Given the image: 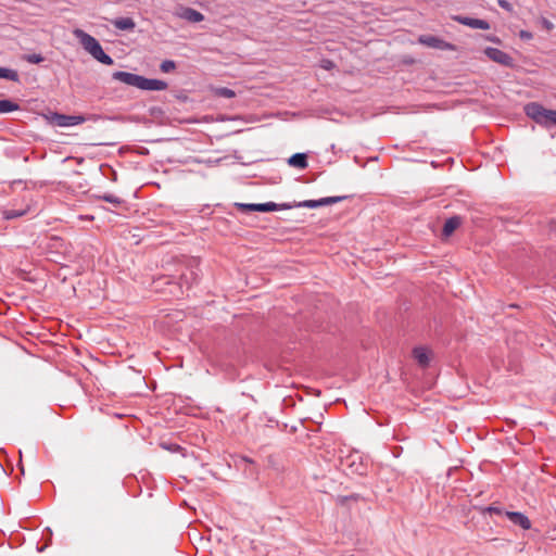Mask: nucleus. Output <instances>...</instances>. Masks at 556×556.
<instances>
[{"label":"nucleus","instance_id":"obj_1","mask_svg":"<svg viewBox=\"0 0 556 556\" xmlns=\"http://www.w3.org/2000/svg\"><path fill=\"white\" fill-rule=\"evenodd\" d=\"M74 35L79 40V43L83 46V48L89 52L98 62L104 65L114 64L112 56L103 51L102 46L93 36L79 28L74 30Z\"/></svg>","mask_w":556,"mask_h":556},{"label":"nucleus","instance_id":"obj_2","mask_svg":"<svg viewBox=\"0 0 556 556\" xmlns=\"http://www.w3.org/2000/svg\"><path fill=\"white\" fill-rule=\"evenodd\" d=\"M523 112L534 123L546 129L556 127V110L546 109L539 102H530L523 106Z\"/></svg>","mask_w":556,"mask_h":556},{"label":"nucleus","instance_id":"obj_3","mask_svg":"<svg viewBox=\"0 0 556 556\" xmlns=\"http://www.w3.org/2000/svg\"><path fill=\"white\" fill-rule=\"evenodd\" d=\"M235 206L243 213L247 212H275V211H285L291 210L290 203H275V202H266V203H235Z\"/></svg>","mask_w":556,"mask_h":556},{"label":"nucleus","instance_id":"obj_4","mask_svg":"<svg viewBox=\"0 0 556 556\" xmlns=\"http://www.w3.org/2000/svg\"><path fill=\"white\" fill-rule=\"evenodd\" d=\"M100 118V115H91L89 117H85L83 115H65L61 113L52 114V122L60 127L76 126L83 124L87 119L98 121Z\"/></svg>","mask_w":556,"mask_h":556},{"label":"nucleus","instance_id":"obj_5","mask_svg":"<svg viewBox=\"0 0 556 556\" xmlns=\"http://www.w3.org/2000/svg\"><path fill=\"white\" fill-rule=\"evenodd\" d=\"M350 198L349 195H333V197H326L320 198L318 200H304L301 202H293L290 203L291 208L294 207H306V208H317L320 206L331 205L339 202H342L343 200Z\"/></svg>","mask_w":556,"mask_h":556},{"label":"nucleus","instance_id":"obj_6","mask_svg":"<svg viewBox=\"0 0 556 556\" xmlns=\"http://www.w3.org/2000/svg\"><path fill=\"white\" fill-rule=\"evenodd\" d=\"M418 42L432 49L442 51H454L456 50L455 45L445 41L444 39L433 35H421L418 38Z\"/></svg>","mask_w":556,"mask_h":556},{"label":"nucleus","instance_id":"obj_7","mask_svg":"<svg viewBox=\"0 0 556 556\" xmlns=\"http://www.w3.org/2000/svg\"><path fill=\"white\" fill-rule=\"evenodd\" d=\"M484 54L493 62L505 66H513V58L501 49L486 47L484 49Z\"/></svg>","mask_w":556,"mask_h":556},{"label":"nucleus","instance_id":"obj_8","mask_svg":"<svg viewBox=\"0 0 556 556\" xmlns=\"http://www.w3.org/2000/svg\"><path fill=\"white\" fill-rule=\"evenodd\" d=\"M453 21H456L457 23L471 27L473 29H482L488 30L490 29V23L485 20L480 18H473L469 16H463V15H454L452 16Z\"/></svg>","mask_w":556,"mask_h":556},{"label":"nucleus","instance_id":"obj_9","mask_svg":"<svg viewBox=\"0 0 556 556\" xmlns=\"http://www.w3.org/2000/svg\"><path fill=\"white\" fill-rule=\"evenodd\" d=\"M167 83L161 79L156 78H147L144 76L139 77L138 86L137 88L141 90H165L167 88Z\"/></svg>","mask_w":556,"mask_h":556},{"label":"nucleus","instance_id":"obj_10","mask_svg":"<svg viewBox=\"0 0 556 556\" xmlns=\"http://www.w3.org/2000/svg\"><path fill=\"white\" fill-rule=\"evenodd\" d=\"M139 77H140V75H138V74L124 72V71H116L112 74V78L114 80H118L128 86H134V87L138 86Z\"/></svg>","mask_w":556,"mask_h":556},{"label":"nucleus","instance_id":"obj_11","mask_svg":"<svg viewBox=\"0 0 556 556\" xmlns=\"http://www.w3.org/2000/svg\"><path fill=\"white\" fill-rule=\"evenodd\" d=\"M463 218L458 215H454L447 218L443 225L442 236L450 237L452 233L462 225Z\"/></svg>","mask_w":556,"mask_h":556},{"label":"nucleus","instance_id":"obj_12","mask_svg":"<svg viewBox=\"0 0 556 556\" xmlns=\"http://www.w3.org/2000/svg\"><path fill=\"white\" fill-rule=\"evenodd\" d=\"M413 356L418 363V365L422 368H426L430 364V357L428 350L424 346H416L413 350Z\"/></svg>","mask_w":556,"mask_h":556},{"label":"nucleus","instance_id":"obj_13","mask_svg":"<svg viewBox=\"0 0 556 556\" xmlns=\"http://www.w3.org/2000/svg\"><path fill=\"white\" fill-rule=\"evenodd\" d=\"M288 164L299 169H305L308 166L307 155L305 153H294L288 159Z\"/></svg>","mask_w":556,"mask_h":556},{"label":"nucleus","instance_id":"obj_14","mask_svg":"<svg viewBox=\"0 0 556 556\" xmlns=\"http://www.w3.org/2000/svg\"><path fill=\"white\" fill-rule=\"evenodd\" d=\"M119 30H134L136 23L131 17H116L111 22Z\"/></svg>","mask_w":556,"mask_h":556},{"label":"nucleus","instance_id":"obj_15","mask_svg":"<svg viewBox=\"0 0 556 556\" xmlns=\"http://www.w3.org/2000/svg\"><path fill=\"white\" fill-rule=\"evenodd\" d=\"M181 17L191 22V23H200L204 21V15L192 8H185L181 13Z\"/></svg>","mask_w":556,"mask_h":556},{"label":"nucleus","instance_id":"obj_16","mask_svg":"<svg viewBox=\"0 0 556 556\" xmlns=\"http://www.w3.org/2000/svg\"><path fill=\"white\" fill-rule=\"evenodd\" d=\"M17 110H20V105L16 102L10 99L0 100V114L11 113Z\"/></svg>","mask_w":556,"mask_h":556},{"label":"nucleus","instance_id":"obj_17","mask_svg":"<svg viewBox=\"0 0 556 556\" xmlns=\"http://www.w3.org/2000/svg\"><path fill=\"white\" fill-rule=\"evenodd\" d=\"M0 78L8 79L14 83L20 81V75L17 71L8 67H0Z\"/></svg>","mask_w":556,"mask_h":556},{"label":"nucleus","instance_id":"obj_18","mask_svg":"<svg viewBox=\"0 0 556 556\" xmlns=\"http://www.w3.org/2000/svg\"><path fill=\"white\" fill-rule=\"evenodd\" d=\"M215 97L231 99L236 97V92L228 87H217L213 89Z\"/></svg>","mask_w":556,"mask_h":556},{"label":"nucleus","instance_id":"obj_19","mask_svg":"<svg viewBox=\"0 0 556 556\" xmlns=\"http://www.w3.org/2000/svg\"><path fill=\"white\" fill-rule=\"evenodd\" d=\"M96 198L112 203L115 206H119L124 203L123 199L111 193L98 194Z\"/></svg>","mask_w":556,"mask_h":556},{"label":"nucleus","instance_id":"obj_20","mask_svg":"<svg viewBox=\"0 0 556 556\" xmlns=\"http://www.w3.org/2000/svg\"><path fill=\"white\" fill-rule=\"evenodd\" d=\"M26 214L25 210H5L3 212V218L7 220L15 219L22 217Z\"/></svg>","mask_w":556,"mask_h":556},{"label":"nucleus","instance_id":"obj_21","mask_svg":"<svg viewBox=\"0 0 556 556\" xmlns=\"http://www.w3.org/2000/svg\"><path fill=\"white\" fill-rule=\"evenodd\" d=\"M22 60L30 64H39L45 61V58L40 53L24 54Z\"/></svg>","mask_w":556,"mask_h":556},{"label":"nucleus","instance_id":"obj_22","mask_svg":"<svg viewBox=\"0 0 556 556\" xmlns=\"http://www.w3.org/2000/svg\"><path fill=\"white\" fill-rule=\"evenodd\" d=\"M181 280L185 281L187 285H192V283H197L198 280H199V275L197 271L194 270H190L188 274H182L181 275Z\"/></svg>","mask_w":556,"mask_h":556},{"label":"nucleus","instance_id":"obj_23","mask_svg":"<svg viewBox=\"0 0 556 556\" xmlns=\"http://www.w3.org/2000/svg\"><path fill=\"white\" fill-rule=\"evenodd\" d=\"M176 68V63L172 60H165L161 63L160 65V70L163 72V73H168L173 70Z\"/></svg>","mask_w":556,"mask_h":556},{"label":"nucleus","instance_id":"obj_24","mask_svg":"<svg viewBox=\"0 0 556 556\" xmlns=\"http://www.w3.org/2000/svg\"><path fill=\"white\" fill-rule=\"evenodd\" d=\"M505 515L517 526H521V511H505Z\"/></svg>","mask_w":556,"mask_h":556},{"label":"nucleus","instance_id":"obj_25","mask_svg":"<svg viewBox=\"0 0 556 556\" xmlns=\"http://www.w3.org/2000/svg\"><path fill=\"white\" fill-rule=\"evenodd\" d=\"M161 446L164 448V450H167L169 452H178L181 450V446L176 444V443H161Z\"/></svg>","mask_w":556,"mask_h":556},{"label":"nucleus","instance_id":"obj_26","mask_svg":"<svg viewBox=\"0 0 556 556\" xmlns=\"http://www.w3.org/2000/svg\"><path fill=\"white\" fill-rule=\"evenodd\" d=\"M497 4L507 12H513V4L508 0H497Z\"/></svg>","mask_w":556,"mask_h":556},{"label":"nucleus","instance_id":"obj_27","mask_svg":"<svg viewBox=\"0 0 556 556\" xmlns=\"http://www.w3.org/2000/svg\"><path fill=\"white\" fill-rule=\"evenodd\" d=\"M359 498V495L358 494H351L349 496H339L338 497V502L340 504H343L345 503L348 500H352V501H357Z\"/></svg>","mask_w":556,"mask_h":556},{"label":"nucleus","instance_id":"obj_28","mask_svg":"<svg viewBox=\"0 0 556 556\" xmlns=\"http://www.w3.org/2000/svg\"><path fill=\"white\" fill-rule=\"evenodd\" d=\"M484 511L485 513H489V514H497V515H501L503 514V509L501 507H497V506H488L484 508Z\"/></svg>","mask_w":556,"mask_h":556},{"label":"nucleus","instance_id":"obj_29","mask_svg":"<svg viewBox=\"0 0 556 556\" xmlns=\"http://www.w3.org/2000/svg\"><path fill=\"white\" fill-rule=\"evenodd\" d=\"M531 527L530 519L523 515V530H528Z\"/></svg>","mask_w":556,"mask_h":556},{"label":"nucleus","instance_id":"obj_30","mask_svg":"<svg viewBox=\"0 0 556 556\" xmlns=\"http://www.w3.org/2000/svg\"><path fill=\"white\" fill-rule=\"evenodd\" d=\"M355 472L359 473V475H363L365 472V466L363 464H359L356 469H355Z\"/></svg>","mask_w":556,"mask_h":556},{"label":"nucleus","instance_id":"obj_31","mask_svg":"<svg viewBox=\"0 0 556 556\" xmlns=\"http://www.w3.org/2000/svg\"><path fill=\"white\" fill-rule=\"evenodd\" d=\"M531 38H532V34L529 33V31L523 30V40L525 39H531Z\"/></svg>","mask_w":556,"mask_h":556},{"label":"nucleus","instance_id":"obj_32","mask_svg":"<svg viewBox=\"0 0 556 556\" xmlns=\"http://www.w3.org/2000/svg\"><path fill=\"white\" fill-rule=\"evenodd\" d=\"M330 65H332L331 61H327L326 65H324L325 68H330Z\"/></svg>","mask_w":556,"mask_h":556}]
</instances>
